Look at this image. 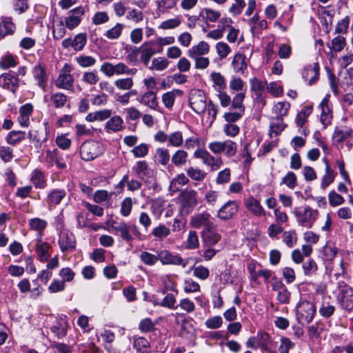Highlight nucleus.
<instances>
[{
  "label": "nucleus",
  "instance_id": "obj_1",
  "mask_svg": "<svg viewBox=\"0 0 353 353\" xmlns=\"http://www.w3.org/2000/svg\"><path fill=\"white\" fill-rule=\"evenodd\" d=\"M296 221L299 225L311 228L319 216V211L308 205L296 208L294 211Z\"/></svg>",
  "mask_w": 353,
  "mask_h": 353
},
{
  "label": "nucleus",
  "instance_id": "obj_2",
  "mask_svg": "<svg viewBox=\"0 0 353 353\" xmlns=\"http://www.w3.org/2000/svg\"><path fill=\"white\" fill-rule=\"evenodd\" d=\"M316 313V307L312 302L307 300H301L296 305V319L303 325L312 322Z\"/></svg>",
  "mask_w": 353,
  "mask_h": 353
},
{
  "label": "nucleus",
  "instance_id": "obj_3",
  "mask_svg": "<svg viewBox=\"0 0 353 353\" xmlns=\"http://www.w3.org/2000/svg\"><path fill=\"white\" fill-rule=\"evenodd\" d=\"M208 148L214 154H223L227 157H232L236 153L237 143L230 139L224 141H216L210 142Z\"/></svg>",
  "mask_w": 353,
  "mask_h": 353
},
{
  "label": "nucleus",
  "instance_id": "obj_4",
  "mask_svg": "<svg viewBox=\"0 0 353 353\" xmlns=\"http://www.w3.org/2000/svg\"><path fill=\"white\" fill-rule=\"evenodd\" d=\"M72 70V68L71 65L68 63H65L54 82L57 88L70 91L74 90V79L71 74Z\"/></svg>",
  "mask_w": 353,
  "mask_h": 353
},
{
  "label": "nucleus",
  "instance_id": "obj_5",
  "mask_svg": "<svg viewBox=\"0 0 353 353\" xmlns=\"http://www.w3.org/2000/svg\"><path fill=\"white\" fill-rule=\"evenodd\" d=\"M194 157L200 159L204 165L209 167L211 171H216L223 165L221 157L212 156L205 150L199 149L194 152Z\"/></svg>",
  "mask_w": 353,
  "mask_h": 353
},
{
  "label": "nucleus",
  "instance_id": "obj_6",
  "mask_svg": "<svg viewBox=\"0 0 353 353\" xmlns=\"http://www.w3.org/2000/svg\"><path fill=\"white\" fill-rule=\"evenodd\" d=\"M101 154L102 150L97 141H85L80 148V155L84 161H92Z\"/></svg>",
  "mask_w": 353,
  "mask_h": 353
},
{
  "label": "nucleus",
  "instance_id": "obj_7",
  "mask_svg": "<svg viewBox=\"0 0 353 353\" xmlns=\"http://www.w3.org/2000/svg\"><path fill=\"white\" fill-rule=\"evenodd\" d=\"M189 103L192 109L197 114H202L207 108L206 97L200 90H192L189 95Z\"/></svg>",
  "mask_w": 353,
  "mask_h": 353
},
{
  "label": "nucleus",
  "instance_id": "obj_8",
  "mask_svg": "<svg viewBox=\"0 0 353 353\" xmlns=\"http://www.w3.org/2000/svg\"><path fill=\"white\" fill-rule=\"evenodd\" d=\"M59 245L62 252H71L75 249L76 239L72 232L63 229L59 236Z\"/></svg>",
  "mask_w": 353,
  "mask_h": 353
},
{
  "label": "nucleus",
  "instance_id": "obj_9",
  "mask_svg": "<svg viewBox=\"0 0 353 353\" xmlns=\"http://www.w3.org/2000/svg\"><path fill=\"white\" fill-rule=\"evenodd\" d=\"M108 224L110 227V231L115 234H119L126 242H131L133 240L130 234V225L125 222H116L114 221H109Z\"/></svg>",
  "mask_w": 353,
  "mask_h": 353
},
{
  "label": "nucleus",
  "instance_id": "obj_10",
  "mask_svg": "<svg viewBox=\"0 0 353 353\" xmlns=\"http://www.w3.org/2000/svg\"><path fill=\"white\" fill-rule=\"evenodd\" d=\"M159 260L163 265H181L183 268L188 265V261L183 259L178 254H173L170 251L163 250L158 254Z\"/></svg>",
  "mask_w": 353,
  "mask_h": 353
},
{
  "label": "nucleus",
  "instance_id": "obj_11",
  "mask_svg": "<svg viewBox=\"0 0 353 353\" xmlns=\"http://www.w3.org/2000/svg\"><path fill=\"white\" fill-rule=\"evenodd\" d=\"M338 301L343 308L348 311L352 310L353 309V288L347 285L341 286Z\"/></svg>",
  "mask_w": 353,
  "mask_h": 353
},
{
  "label": "nucleus",
  "instance_id": "obj_12",
  "mask_svg": "<svg viewBox=\"0 0 353 353\" xmlns=\"http://www.w3.org/2000/svg\"><path fill=\"white\" fill-rule=\"evenodd\" d=\"M190 223L194 228L199 229L203 227L205 230H209L213 228L211 216L208 212L199 213L192 216Z\"/></svg>",
  "mask_w": 353,
  "mask_h": 353
},
{
  "label": "nucleus",
  "instance_id": "obj_13",
  "mask_svg": "<svg viewBox=\"0 0 353 353\" xmlns=\"http://www.w3.org/2000/svg\"><path fill=\"white\" fill-rule=\"evenodd\" d=\"M239 205L235 201H228L217 212V216L221 220L232 219L238 212Z\"/></svg>",
  "mask_w": 353,
  "mask_h": 353
},
{
  "label": "nucleus",
  "instance_id": "obj_14",
  "mask_svg": "<svg viewBox=\"0 0 353 353\" xmlns=\"http://www.w3.org/2000/svg\"><path fill=\"white\" fill-rule=\"evenodd\" d=\"M84 8L83 7H77L71 10L68 12V16L65 19V26L67 28L72 30L80 23L81 17L84 14Z\"/></svg>",
  "mask_w": 353,
  "mask_h": 353
},
{
  "label": "nucleus",
  "instance_id": "obj_15",
  "mask_svg": "<svg viewBox=\"0 0 353 353\" xmlns=\"http://www.w3.org/2000/svg\"><path fill=\"white\" fill-rule=\"evenodd\" d=\"M353 130L347 126L336 127L332 134V140L335 144H342L344 141L352 139Z\"/></svg>",
  "mask_w": 353,
  "mask_h": 353
},
{
  "label": "nucleus",
  "instance_id": "obj_16",
  "mask_svg": "<svg viewBox=\"0 0 353 353\" xmlns=\"http://www.w3.org/2000/svg\"><path fill=\"white\" fill-rule=\"evenodd\" d=\"M245 205L247 210L256 216H263L265 215V210L261 205L260 201L253 196H249L245 201Z\"/></svg>",
  "mask_w": 353,
  "mask_h": 353
},
{
  "label": "nucleus",
  "instance_id": "obj_17",
  "mask_svg": "<svg viewBox=\"0 0 353 353\" xmlns=\"http://www.w3.org/2000/svg\"><path fill=\"white\" fill-rule=\"evenodd\" d=\"M125 69V63H119L116 65H113L110 62H104L100 68V70L105 75L108 77H112L114 75L123 74V70Z\"/></svg>",
  "mask_w": 353,
  "mask_h": 353
},
{
  "label": "nucleus",
  "instance_id": "obj_18",
  "mask_svg": "<svg viewBox=\"0 0 353 353\" xmlns=\"http://www.w3.org/2000/svg\"><path fill=\"white\" fill-rule=\"evenodd\" d=\"M210 48V45L207 42L201 41L192 46L187 51V54L190 59L205 56L209 53Z\"/></svg>",
  "mask_w": 353,
  "mask_h": 353
},
{
  "label": "nucleus",
  "instance_id": "obj_19",
  "mask_svg": "<svg viewBox=\"0 0 353 353\" xmlns=\"http://www.w3.org/2000/svg\"><path fill=\"white\" fill-rule=\"evenodd\" d=\"M302 77L305 81H307L309 85L315 83L319 77V63H315L313 66L309 65L306 67L302 73Z\"/></svg>",
  "mask_w": 353,
  "mask_h": 353
},
{
  "label": "nucleus",
  "instance_id": "obj_20",
  "mask_svg": "<svg viewBox=\"0 0 353 353\" xmlns=\"http://www.w3.org/2000/svg\"><path fill=\"white\" fill-rule=\"evenodd\" d=\"M46 161L52 166L56 164L59 169H65L66 163L64 161L63 157L57 149L53 150H47L46 152Z\"/></svg>",
  "mask_w": 353,
  "mask_h": 353
},
{
  "label": "nucleus",
  "instance_id": "obj_21",
  "mask_svg": "<svg viewBox=\"0 0 353 353\" xmlns=\"http://www.w3.org/2000/svg\"><path fill=\"white\" fill-rule=\"evenodd\" d=\"M32 74L34 79L37 81L38 86L45 90L48 80L45 65L38 63L34 67Z\"/></svg>",
  "mask_w": 353,
  "mask_h": 353
},
{
  "label": "nucleus",
  "instance_id": "obj_22",
  "mask_svg": "<svg viewBox=\"0 0 353 353\" xmlns=\"http://www.w3.org/2000/svg\"><path fill=\"white\" fill-rule=\"evenodd\" d=\"M0 86L14 93L19 86V79L10 73L2 74L0 76Z\"/></svg>",
  "mask_w": 353,
  "mask_h": 353
},
{
  "label": "nucleus",
  "instance_id": "obj_23",
  "mask_svg": "<svg viewBox=\"0 0 353 353\" xmlns=\"http://www.w3.org/2000/svg\"><path fill=\"white\" fill-rule=\"evenodd\" d=\"M183 92L179 89H173L171 91L164 93L162 96V102L165 108L171 109L174 103L176 97H181Z\"/></svg>",
  "mask_w": 353,
  "mask_h": 353
},
{
  "label": "nucleus",
  "instance_id": "obj_24",
  "mask_svg": "<svg viewBox=\"0 0 353 353\" xmlns=\"http://www.w3.org/2000/svg\"><path fill=\"white\" fill-rule=\"evenodd\" d=\"M51 246L46 242H43L41 239H37L36 245V252L38 258L41 261H46L50 256V250Z\"/></svg>",
  "mask_w": 353,
  "mask_h": 353
},
{
  "label": "nucleus",
  "instance_id": "obj_25",
  "mask_svg": "<svg viewBox=\"0 0 353 353\" xmlns=\"http://www.w3.org/2000/svg\"><path fill=\"white\" fill-rule=\"evenodd\" d=\"M325 164V174L321 179V188L323 190L327 188L334 182L336 173L332 170L328 161L323 160Z\"/></svg>",
  "mask_w": 353,
  "mask_h": 353
},
{
  "label": "nucleus",
  "instance_id": "obj_26",
  "mask_svg": "<svg viewBox=\"0 0 353 353\" xmlns=\"http://www.w3.org/2000/svg\"><path fill=\"white\" fill-rule=\"evenodd\" d=\"M66 196V192L63 189H53L48 194V203L50 205H59Z\"/></svg>",
  "mask_w": 353,
  "mask_h": 353
},
{
  "label": "nucleus",
  "instance_id": "obj_27",
  "mask_svg": "<svg viewBox=\"0 0 353 353\" xmlns=\"http://www.w3.org/2000/svg\"><path fill=\"white\" fill-rule=\"evenodd\" d=\"M210 79L213 83L212 87L217 92H221L225 90V79L220 72H212L210 74Z\"/></svg>",
  "mask_w": 353,
  "mask_h": 353
},
{
  "label": "nucleus",
  "instance_id": "obj_28",
  "mask_svg": "<svg viewBox=\"0 0 353 353\" xmlns=\"http://www.w3.org/2000/svg\"><path fill=\"white\" fill-rule=\"evenodd\" d=\"M140 102L152 110H156L159 105L156 94L153 91L145 92L142 95Z\"/></svg>",
  "mask_w": 353,
  "mask_h": 353
},
{
  "label": "nucleus",
  "instance_id": "obj_29",
  "mask_svg": "<svg viewBox=\"0 0 353 353\" xmlns=\"http://www.w3.org/2000/svg\"><path fill=\"white\" fill-rule=\"evenodd\" d=\"M15 30V25L10 17H4L2 19L0 24V35L6 37L12 34Z\"/></svg>",
  "mask_w": 353,
  "mask_h": 353
},
{
  "label": "nucleus",
  "instance_id": "obj_30",
  "mask_svg": "<svg viewBox=\"0 0 353 353\" xmlns=\"http://www.w3.org/2000/svg\"><path fill=\"white\" fill-rule=\"evenodd\" d=\"M232 65L234 70L236 72L243 73L247 68L245 62V56L241 53H237L234 55Z\"/></svg>",
  "mask_w": 353,
  "mask_h": 353
},
{
  "label": "nucleus",
  "instance_id": "obj_31",
  "mask_svg": "<svg viewBox=\"0 0 353 353\" xmlns=\"http://www.w3.org/2000/svg\"><path fill=\"white\" fill-rule=\"evenodd\" d=\"M30 228L39 233V239L41 238L42 232L46 230L48 225V222L40 218H33L29 220Z\"/></svg>",
  "mask_w": 353,
  "mask_h": 353
},
{
  "label": "nucleus",
  "instance_id": "obj_32",
  "mask_svg": "<svg viewBox=\"0 0 353 353\" xmlns=\"http://www.w3.org/2000/svg\"><path fill=\"white\" fill-rule=\"evenodd\" d=\"M123 123V119L120 116H114L106 122L105 128L108 132H119L122 128Z\"/></svg>",
  "mask_w": 353,
  "mask_h": 353
},
{
  "label": "nucleus",
  "instance_id": "obj_33",
  "mask_svg": "<svg viewBox=\"0 0 353 353\" xmlns=\"http://www.w3.org/2000/svg\"><path fill=\"white\" fill-rule=\"evenodd\" d=\"M111 114L112 111L110 110L105 109L89 113L86 116L85 119L89 122H93L95 121H101L110 118Z\"/></svg>",
  "mask_w": 353,
  "mask_h": 353
},
{
  "label": "nucleus",
  "instance_id": "obj_34",
  "mask_svg": "<svg viewBox=\"0 0 353 353\" xmlns=\"http://www.w3.org/2000/svg\"><path fill=\"white\" fill-rule=\"evenodd\" d=\"M133 347L137 353H150V346L148 341L142 336L134 339Z\"/></svg>",
  "mask_w": 353,
  "mask_h": 353
},
{
  "label": "nucleus",
  "instance_id": "obj_35",
  "mask_svg": "<svg viewBox=\"0 0 353 353\" xmlns=\"http://www.w3.org/2000/svg\"><path fill=\"white\" fill-rule=\"evenodd\" d=\"M52 105L55 108H63L68 101V97L62 92L52 93L50 96Z\"/></svg>",
  "mask_w": 353,
  "mask_h": 353
},
{
  "label": "nucleus",
  "instance_id": "obj_36",
  "mask_svg": "<svg viewBox=\"0 0 353 353\" xmlns=\"http://www.w3.org/2000/svg\"><path fill=\"white\" fill-rule=\"evenodd\" d=\"M180 198L189 206H194L197 203L196 192L194 190H183L180 194Z\"/></svg>",
  "mask_w": 353,
  "mask_h": 353
},
{
  "label": "nucleus",
  "instance_id": "obj_37",
  "mask_svg": "<svg viewBox=\"0 0 353 353\" xmlns=\"http://www.w3.org/2000/svg\"><path fill=\"white\" fill-rule=\"evenodd\" d=\"M188 178L183 173L178 174L170 181V190L176 192L180 190L181 187L188 184Z\"/></svg>",
  "mask_w": 353,
  "mask_h": 353
},
{
  "label": "nucleus",
  "instance_id": "obj_38",
  "mask_svg": "<svg viewBox=\"0 0 353 353\" xmlns=\"http://www.w3.org/2000/svg\"><path fill=\"white\" fill-rule=\"evenodd\" d=\"M245 98V93L244 92H238L236 94L233 99H231L230 110H237L245 112V106L243 101Z\"/></svg>",
  "mask_w": 353,
  "mask_h": 353
},
{
  "label": "nucleus",
  "instance_id": "obj_39",
  "mask_svg": "<svg viewBox=\"0 0 353 353\" xmlns=\"http://www.w3.org/2000/svg\"><path fill=\"white\" fill-rule=\"evenodd\" d=\"M30 181L36 188H44L46 186L45 176L39 170H34L31 174Z\"/></svg>",
  "mask_w": 353,
  "mask_h": 353
},
{
  "label": "nucleus",
  "instance_id": "obj_40",
  "mask_svg": "<svg viewBox=\"0 0 353 353\" xmlns=\"http://www.w3.org/2000/svg\"><path fill=\"white\" fill-rule=\"evenodd\" d=\"M124 29L123 23H117L114 26L108 29L104 34V37L110 40L118 39L122 34Z\"/></svg>",
  "mask_w": 353,
  "mask_h": 353
},
{
  "label": "nucleus",
  "instance_id": "obj_41",
  "mask_svg": "<svg viewBox=\"0 0 353 353\" xmlns=\"http://www.w3.org/2000/svg\"><path fill=\"white\" fill-rule=\"evenodd\" d=\"M183 143V136L181 131L173 132L168 135L167 145L174 148H179Z\"/></svg>",
  "mask_w": 353,
  "mask_h": 353
},
{
  "label": "nucleus",
  "instance_id": "obj_42",
  "mask_svg": "<svg viewBox=\"0 0 353 353\" xmlns=\"http://www.w3.org/2000/svg\"><path fill=\"white\" fill-rule=\"evenodd\" d=\"M202 238L205 243L208 245H214L221 239V235L216 232L209 230L202 232Z\"/></svg>",
  "mask_w": 353,
  "mask_h": 353
},
{
  "label": "nucleus",
  "instance_id": "obj_43",
  "mask_svg": "<svg viewBox=\"0 0 353 353\" xmlns=\"http://www.w3.org/2000/svg\"><path fill=\"white\" fill-rule=\"evenodd\" d=\"M26 137V132L23 131L12 130L8 133L6 140L8 144L14 145L21 142Z\"/></svg>",
  "mask_w": 353,
  "mask_h": 353
},
{
  "label": "nucleus",
  "instance_id": "obj_44",
  "mask_svg": "<svg viewBox=\"0 0 353 353\" xmlns=\"http://www.w3.org/2000/svg\"><path fill=\"white\" fill-rule=\"evenodd\" d=\"M188 153L183 150H176L171 157L172 163L176 167L184 165L187 161Z\"/></svg>",
  "mask_w": 353,
  "mask_h": 353
},
{
  "label": "nucleus",
  "instance_id": "obj_45",
  "mask_svg": "<svg viewBox=\"0 0 353 353\" xmlns=\"http://www.w3.org/2000/svg\"><path fill=\"white\" fill-rule=\"evenodd\" d=\"M282 118H276L270 123V136L272 137L279 134L285 128Z\"/></svg>",
  "mask_w": 353,
  "mask_h": 353
},
{
  "label": "nucleus",
  "instance_id": "obj_46",
  "mask_svg": "<svg viewBox=\"0 0 353 353\" xmlns=\"http://www.w3.org/2000/svg\"><path fill=\"white\" fill-rule=\"evenodd\" d=\"M229 87L232 92H244L245 93L246 91V84L240 77H232Z\"/></svg>",
  "mask_w": 353,
  "mask_h": 353
},
{
  "label": "nucleus",
  "instance_id": "obj_47",
  "mask_svg": "<svg viewBox=\"0 0 353 353\" xmlns=\"http://www.w3.org/2000/svg\"><path fill=\"white\" fill-rule=\"evenodd\" d=\"M290 104L286 101H280L275 104L273 111L277 118H282L288 114Z\"/></svg>",
  "mask_w": 353,
  "mask_h": 353
},
{
  "label": "nucleus",
  "instance_id": "obj_48",
  "mask_svg": "<svg viewBox=\"0 0 353 353\" xmlns=\"http://www.w3.org/2000/svg\"><path fill=\"white\" fill-rule=\"evenodd\" d=\"M170 234V230L163 224H160L155 227L152 231V234L157 240H163L169 236Z\"/></svg>",
  "mask_w": 353,
  "mask_h": 353
},
{
  "label": "nucleus",
  "instance_id": "obj_49",
  "mask_svg": "<svg viewBox=\"0 0 353 353\" xmlns=\"http://www.w3.org/2000/svg\"><path fill=\"white\" fill-rule=\"evenodd\" d=\"M338 252L337 248L332 243H327L323 249V257L325 261H332Z\"/></svg>",
  "mask_w": 353,
  "mask_h": 353
},
{
  "label": "nucleus",
  "instance_id": "obj_50",
  "mask_svg": "<svg viewBox=\"0 0 353 353\" xmlns=\"http://www.w3.org/2000/svg\"><path fill=\"white\" fill-rule=\"evenodd\" d=\"M155 157L158 163L163 165H168L170 159L168 150L164 148H159L156 150Z\"/></svg>",
  "mask_w": 353,
  "mask_h": 353
},
{
  "label": "nucleus",
  "instance_id": "obj_51",
  "mask_svg": "<svg viewBox=\"0 0 353 353\" xmlns=\"http://www.w3.org/2000/svg\"><path fill=\"white\" fill-rule=\"evenodd\" d=\"M257 337L259 347L268 350L272 343L270 335L264 331H260L257 333Z\"/></svg>",
  "mask_w": 353,
  "mask_h": 353
},
{
  "label": "nucleus",
  "instance_id": "obj_52",
  "mask_svg": "<svg viewBox=\"0 0 353 353\" xmlns=\"http://www.w3.org/2000/svg\"><path fill=\"white\" fill-rule=\"evenodd\" d=\"M141 52V60L147 65L151 57L155 54V51L151 47H147L146 43H143L141 48L139 49Z\"/></svg>",
  "mask_w": 353,
  "mask_h": 353
},
{
  "label": "nucleus",
  "instance_id": "obj_53",
  "mask_svg": "<svg viewBox=\"0 0 353 353\" xmlns=\"http://www.w3.org/2000/svg\"><path fill=\"white\" fill-rule=\"evenodd\" d=\"M186 173L190 179L197 181L203 180L206 176V173L204 171L192 166L186 170Z\"/></svg>",
  "mask_w": 353,
  "mask_h": 353
},
{
  "label": "nucleus",
  "instance_id": "obj_54",
  "mask_svg": "<svg viewBox=\"0 0 353 353\" xmlns=\"http://www.w3.org/2000/svg\"><path fill=\"white\" fill-rule=\"evenodd\" d=\"M230 179L231 170L226 168L218 172L215 181L217 185H224L229 183Z\"/></svg>",
  "mask_w": 353,
  "mask_h": 353
},
{
  "label": "nucleus",
  "instance_id": "obj_55",
  "mask_svg": "<svg viewBox=\"0 0 353 353\" xmlns=\"http://www.w3.org/2000/svg\"><path fill=\"white\" fill-rule=\"evenodd\" d=\"M216 53L221 59L226 58L231 52V48L228 43L223 41L218 42L215 46Z\"/></svg>",
  "mask_w": 353,
  "mask_h": 353
},
{
  "label": "nucleus",
  "instance_id": "obj_56",
  "mask_svg": "<svg viewBox=\"0 0 353 353\" xmlns=\"http://www.w3.org/2000/svg\"><path fill=\"white\" fill-rule=\"evenodd\" d=\"M176 6V0H159L157 1L158 12L165 13Z\"/></svg>",
  "mask_w": 353,
  "mask_h": 353
},
{
  "label": "nucleus",
  "instance_id": "obj_57",
  "mask_svg": "<svg viewBox=\"0 0 353 353\" xmlns=\"http://www.w3.org/2000/svg\"><path fill=\"white\" fill-rule=\"evenodd\" d=\"M77 63L82 68H88L96 63V59L92 56L81 55L75 58Z\"/></svg>",
  "mask_w": 353,
  "mask_h": 353
},
{
  "label": "nucleus",
  "instance_id": "obj_58",
  "mask_svg": "<svg viewBox=\"0 0 353 353\" xmlns=\"http://www.w3.org/2000/svg\"><path fill=\"white\" fill-rule=\"evenodd\" d=\"M140 259L144 264L152 266L159 261V257L158 255L144 251L141 253Z\"/></svg>",
  "mask_w": 353,
  "mask_h": 353
},
{
  "label": "nucleus",
  "instance_id": "obj_59",
  "mask_svg": "<svg viewBox=\"0 0 353 353\" xmlns=\"http://www.w3.org/2000/svg\"><path fill=\"white\" fill-rule=\"evenodd\" d=\"M244 113V112L237 110H230V111L224 114L223 117L228 123H233L239 121L243 116Z\"/></svg>",
  "mask_w": 353,
  "mask_h": 353
},
{
  "label": "nucleus",
  "instance_id": "obj_60",
  "mask_svg": "<svg viewBox=\"0 0 353 353\" xmlns=\"http://www.w3.org/2000/svg\"><path fill=\"white\" fill-rule=\"evenodd\" d=\"M134 82L132 78L119 79L114 81V85L119 90H130L133 86Z\"/></svg>",
  "mask_w": 353,
  "mask_h": 353
},
{
  "label": "nucleus",
  "instance_id": "obj_61",
  "mask_svg": "<svg viewBox=\"0 0 353 353\" xmlns=\"http://www.w3.org/2000/svg\"><path fill=\"white\" fill-rule=\"evenodd\" d=\"M283 241L288 248L294 247L297 241L296 233L294 230L285 232Z\"/></svg>",
  "mask_w": 353,
  "mask_h": 353
},
{
  "label": "nucleus",
  "instance_id": "obj_62",
  "mask_svg": "<svg viewBox=\"0 0 353 353\" xmlns=\"http://www.w3.org/2000/svg\"><path fill=\"white\" fill-rule=\"evenodd\" d=\"M203 12L205 13V18L206 20L213 23L217 21L221 16L220 11L209 8H203Z\"/></svg>",
  "mask_w": 353,
  "mask_h": 353
},
{
  "label": "nucleus",
  "instance_id": "obj_63",
  "mask_svg": "<svg viewBox=\"0 0 353 353\" xmlns=\"http://www.w3.org/2000/svg\"><path fill=\"white\" fill-rule=\"evenodd\" d=\"M328 201L331 206L335 207L342 205L345 202L344 198L334 190H332L328 194Z\"/></svg>",
  "mask_w": 353,
  "mask_h": 353
},
{
  "label": "nucleus",
  "instance_id": "obj_64",
  "mask_svg": "<svg viewBox=\"0 0 353 353\" xmlns=\"http://www.w3.org/2000/svg\"><path fill=\"white\" fill-rule=\"evenodd\" d=\"M280 341L281 344L279 347V353H289L290 350L294 347V343L288 337L282 336Z\"/></svg>",
  "mask_w": 353,
  "mask_h": 353
}]
</instances>
